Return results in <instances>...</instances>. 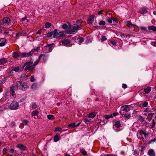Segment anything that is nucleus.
<instances>
[{
    "label": "nucleus",
    "instance_id": "f257e3e1",
    "mask_svg": "<svg viewBox=\"0 0 156 156\" xmlns=\"http://www.w3.org/2000/svg\"><path fill=\"white\" fill-rule=\"evenodd\" d=\"M16 88L17 89L23 91L26 90L29 87L27 83L23 81H18L16 83Z\"/></svg>",
    "mask_w": 156,
    "mask_h": 156
},
{
    "label": "nucleus",
    "instance_id": "f03ea898",
    "mask_svg": "<svg viewBox=\"0 0 156 156\" xmlns=\"http://www.w3.org/2000/svg\"><path fill=\"white\" fill-rule=\"evenodd\" d=\"M72 29H70L67 31V33L69 34H75L76 33L78 30L80 29H81V25L74 24L71 27Z\"/></svg>",
    "mask_w": 156,
    "mask_h": 156
},
{
    "label": "nucleus",
    "instance_id": "7ed1b4c3",
    "mask_svg": "<svg viewBox=\"0 0 156 156\" xmlns=\"http://www.w3.org/2000/svg\"><path fill=\"white\" fill-rule=\"evenodd\" d=\"M10 21V19L7 17L3 18L2 22L1 23V26L4 28H6L9 26Z\"/></svg>",
    "mask_w": 156,
    "mask_h": 156
},
{
    "label": "nucleus",
    "instance_id": "20e7f679",
    "mask_svg": "<svg viewBox=\"0 0 156 156\" xmlns=\"http://www.w3.org/2000/svg\"><path fill=\"white\" fill-rule=\"evenodd\" d=\"M33 63V62L31 61L25 63L23 65V67H25L24 68V70L25 71H27V70L30 71L33 69L34 67L32 65Z\"/></svg>",
    "mask_w": 156,
    "mask_h": 156
},
{
    "label": "nucleus",
    "instance_id": "39448f33",
    "mask_svg": "<svg viewBox=\"0 0 156 156\" xmlns=\"http://www.w3.org/2000/svg\"><path fill=\"white\" fill-rule=\"evenodd\" d=\"M19 105L16 101H13L11 103L9 106V108L11 110H15L19 108Z\"/></svg>",
    "mask_w": 156,
    "mask_h": 156
},
{
    "label": "nucleus",
    "instance_id": "423d86ee",
    "mask_svg": "<svg viewBox=\"0 0 156 156\" xmlns=\"http://www.w3.org/2000/svg\"><path fill=\"white\" fill-rule=\"evenodd\" d=\"M65 35L64 31H61L59 33L58 32V30L57 31V33L56 34V37L58 39H60L62 38Z\"/></svg>",
    "mask_w": 156,
    "mask_h": 156
},
{
    "label": "nucleus",
    "instance_id": "0eeeda50",
    "mask_svg": "<svg viewBox=\"0 0 156 156\" xmlns=\"http://www.w3.org/2000/svg\"><path fill=\"white\" fill-rule=\"evenodd\" d=\"M33 54L32 51H31L28 53L22 52L21 54V57L22 58L26 57H28L31 56Z\"/></svg>",
    "mask_w": 156,
    "mask_h": 156
},
{
    "label": "nucleus",
    "instance_id": "6e6552de",
    "mask_svg": "<svg viewBox=\"0 0 156 156\" xmlns=\"http://www.w3.org/2000/svg\"><path fill=\"white\" fill-rule=\"evenodd\" d=\"M58 30L57 29H55L54 30V31H51L50 33H48L47 35V37H51L53 35V37L55 38L56 37V34L57 33V31Z\"/></svg>",
    "mask_w": 156,
    "mask_h": 156
},
{
    "label": "nucleus",
    "instance_id": "1a4fd4ad",
    "mask_svg": "<svg viewBox=\"0 0 156 156\" xmlns=\"http://www.w3.org/2000/svg\"><path fill=\"white\" fill-rule=\"evenodd\" d=\"M16 147L21 151H24L27 149L26 146L22 144H18L16 145Z\"/></svg>",
    "mask_w": 156,
    "mask_h": 156
},
{
    "label": "nucleus",
    "instance_id": "9d476101",
    "mask_svg": "<svg viewBox=\"0 0 156 156\" xmlns=\"http://www.w3.org/2000/svg\"><path fill=\"white\" fill-rule=\"evenodd\" d=\"M21 53L20 51H14L13 53L12 57L14 58H17L19 56L21 57Z\"/></svg>",
    "mask_w": 156,
    "mask_h": 156
},
{
    "label": "nucleus",
    "instance_id": "9b49d317",
    "mask_svg": "<svg viewBox=\"0 0 156 156\" xmlns=\"http://www.w3.org/2000/svg\"><path fill=\"white\" fill-rule=\"evenodd\" d=\"M54 46L55 44L53 43H52L51 44H47L45 46V47H46L48 48V52H50L52 51Z\"/></svg>",
    "mask_w": 156,
    "mask_h": 156
},
{
    "label": "nucleus",
    "instance_id": "f8f14e48",
    "mask_svg": "<svg viewBox=\"0 0 156 156\" xmlns=\"http://www.w3.org/2000/svg\"><path fill=\"white\" fill-rule=\"evenodd\" d=\"M94 16L91 15L87 19V22L88 24H91L93 23L94 20Z\"/></svg>",
    "mask_w": 156,
    "mask_h": 156
},
{
    "label": "nucleus",
    "instance_id": "ddd939ff",
    "mask_svg": "<svg viewBox=\"0 0 156 156\" xmlns=\"http://www.w3.org/2000/svg\"><path fill=\"white\" fill-rule=\"evenodd\" d=\"M122 108L123 111H125L126 112H129L130 110L129 105H125L122 106Z\"/></svg>",
    "mask_w": 156,
    "mask_h": 156
},
{
    "label": "nucleus",
    "instance_id": "4468645a",
    "mask_svg": "<svg viewBox=\"0 0 156 156\" xmlns=\"http://www.w3.org/2000/svg\"><path fill=\"white\" fill-rule=\"evenodd\" d=\"M7 60L5 58H2L0 59V64L1 65H4L5 63H7Z\"/></svg>",
    "mask_w": 156,
    "mask_h": 156
},
{
    "label": "nucleus",
    "instance_id": "2eb2a0df",
    "mask_svg": "<svg viewBox=\"0 0 156 156\" xmlns=\"http://www.w3.org/2000/svg\"><path fill=\"white\" fill-rule=\"evenodd\" d=\"M148 154L149 156H155V153L153 149H150L148 152Z\"/></svg>",
    "mask_w": 156,
    "mask_h": 156
},
{
    "label": "nucleus",
    "instance_id": "dca6fc26",
    "mask_svg": "<svg viewBox=\"0 0 156 156\" xmlns=\"http://www.w3.org/2000/svg\"><path fill=\"white\" fill-rule=\"evenodd\" d=\"M6 41L5 39H0V47L4 46L6 43Z\"/></svg>",
    "mask_w": 156,
    "mask_h": 156
},
{
    "label": "nucleus",
    "instance_id": "f3484780",
    "mask_svg": "<svg viewBox=\"0 0 156 156\" xmlns=\"http://www.w3.org/2000/svg\"><path fill=\"white\" fill-rule=\"evenodd\" d=\"M62 43L63 45L65 46L70 43V40L68 39H65L62 41Z\"/></svg>",
    "mask_w": 156,
    "mask_h": 156
},
{
    "label": "nucleus",
    "instance_id": "a211bd4d",
    "mask_svg": "<svg viewBox=\"0 0 156 156\" xmlns=\"http://www.w3.org/2000/svg\"><path fill=\"white\" fill-rule=\"evenodd\" d=\"M135 118L138 120L140 121V122H144V118L140 115H137Z\"/></svg>",
    "mask_w": 156,
    "mask_h": 156
},
{
    "label": "nucleus",
    "instance_id": "6ab92c4d",
    "mask_svg": "<svg viewBox=\"0 0 156 156\" xmlns=\"http://www.w3.org/2000/svg\"><path fill=\"white\" fill-rule=\"evenodd\" d=\"M126 26L129 27H136V25L132 24L131 22L130 21H127L126 22Z\"/></svg>",
    "mask_w": 156,
    "mask_h": 156
},
{
    "label": "nucleus",
    "instance_id": "aec40b11",
    "mask_svg": "<svg viewBox=\"0 0 156 156\" xmlns=\"http://www.w3.org/2000/svg\"><path fill=\"white\" fill-rule=\"evenodd\" d=\"M147 12V8L145 7H143L141 8L140 10V12L141 14L146 13Z\"/></svg>",
    "mask_w": 156,
    "mask_h": 156
},
{
    "label": "nucleus",
    "instance_id": "412c9836",
    "mask_svg": "<svg viewBox=\"0 0 156 156\" xmlns=\"http://www.w3.org/2000/svg\"><path fill=\"white\" fill-rule=\"evenodd\" d=\"M26 34L27 33L26 32H24L23 31H22L16 33V37H18L21 36H24L26 35Z\"/></svg>",
    "mask_w": 156,
    "mask_h": 156
},
{
    "label": "nucleus",
    "instance_id": "4be33fe9",
    "mask_svg": "<svg viewBox=\"0 0 156 156\" xmlns=\"http://www.w3.org/2000/svg\"><path fill=\"white\" fill-rule=\"evenodd\" d=\"M37 87L38 84L36 83H33L31 86V88L33 90L37 89Z\"/></svg>",
    "mask_w": 156,
    "mask_h": 156
},
{
    "label": "nucleus",
    "instance_id": "5701e85b",
    "mask_svg": "<svg viewBox=\"0 0 156 156\" xmlns=\"http://www.w3.org/2000/svg\"><path fill=\"white\" fill-rule=\"evenodd\" d=\"M148 28L149 30H152L154 31H156V27L152 26L148 27Z\"/></svg>",
    "mask_w": 156,
    "mask_h": 156
},
{
    "label": "nucleus",
    "instance_id": "b1692460",
    "mask_svg": "<svg viewBox=\"0 0 156 156\" xmlns=\"http://www.w3.org/2000/svg\"><path fill=\"white\" fill-rule=\"evenodd\" d=\"M16 88H17L16 85L13 84L10 87V91H14V90H15Z\"/></svg>",
    "mask_w": 156,
    "mask_h": 156
},
{
    "label": "nucleus",
    "instance_id": "393cba45",
    "mask_svg": "<svg viewBox=\"0 0 156 156\" xmlns=\"http://www.w3.org/2000/svg\"><path fill=\"white\" fill-rule=\"evenodd\" d=\"M121 125V124L119 121H117L115 122L114 126L116 128H119Z\"/></svg>",
    "mask_w": 156,
    "mask_h": 156
},
{
    "label": "nucleus",
    "instance_id": "a878e982",
    "mask_svg": "<svg viewBox=\"0 0 156 156\" xmlns=\"http://www.w3.org/2000/svg\"><path fill=\"white\" fill-rule=\"evenodd\" d=\"M96 114L95 112H91L88 114L89 118H93L95 117Z\"/></svg>",
    "mask_w": 156,
    "mask_h": 156
},
{
    "label": "nucleus",
    "instance_id": "bb28decb",
    "mask_svg": "<svg viewBox=\"0 0 156 156\" xmlns=\"http://www.w3.org/2000/svg\"><path fill=\"white\" fill-rule=\"evenodd\" d=\"M39 112L37 110H35L34 111L32 112L31 114L33 116H37Z\"/></svg>",
    "mask_w": 156,
    "mask_h": 156
},
{
    "label": "nucleus",
    "instance_id": "cd10ccee",
    "mask_svg": "<svg viewBox=\"0 0 156 156\" xmlns=\"http://www.w3.org/2000/svg\"><path fill=\"white\" fill-rule=\"evenodd\" d=\"M151 91V88L150 87H148L144 89V91L146 94H148Z\"/></svg>",
    "mask_w": 156,
    "mask_h": 156
},
{
    "label": "nucleus",
    "instance_id": "c85d7f7f",
    "mask_svg": "<svg viewBox=\"0 0 156 156\" xmlns=\"http://www.w3.org/2000/svg\"><path fill=\"white\" fill-rule=\"evenodd\" d=\"M77 41L79 43H82L84 41V40L83 38L81 37H77Z\"/></svg>",
    "mask_w": 156,
    "mask_h": 156
},
{
    "label": "nucleus",
    "instance_id": "c756f323",
    "mask_svg": "<svg viewBox=\"0 0 156 156\" xmlns=\"http://www.w3.org/2000/svg\"><path fill=\"white\" fill-rule=\"evenodd\" d=\"M59 139H60V137L58 136V134H56L54 137V141H55V142H57L59 140Z\"/></svg>",
    "mask_w": 156,
    "mask_h": 156
},
{
    "label": "nucleus",
    "instance_id": "7c9ffc66",
    "mask_svg": "<svg viewBox=\"0 0 156 156\" xmlns=\"http://www.w3.org/2000/svg\"><path fill=\"white\" fill-rule=\"evenodd\" d=\"M40 49V47H37L34 49H33L31 50L32 51V53L33 54L34 53V51H37Z\"/></svg>",
    "mask_w": 156,
    "mask_h": 156
},
{
    "label": "nucleus",
    "instance_id": "2f4dec72",
    "mask_svg": "<svg viewBox=\"0 0 156 156\" xmlns=\"http://www.w3.org/2000/svg\"><path fill=\"white\" fill-rule=\"evenodd\" d=\"M76 127V123L75 122H73L69 124L68 125V127L70 128H73Z\"/></svg>",
    "mask_w": 156,
    "mask_h": 156
},
{
    "label": "nucleus",
    "instance_id": "473e14b6",
    "mask_svg": "<svg viewBox=\"0 0 156 156\" xmlns=\"http://www.w3.org/2000/svg\"><path fill=\"white\" fill-rule=\"evenodd\" d=\"M47 117L49 120H53L54 119V115H47Z\"/></svg>",
    "mask_w": 156,
    "mask_h": 156
},
{
    "label": "nucleus",
    "instance_id": "72a5a7b5",
    "mask_svg": "<svg viewBox=\"0 0 156 156\" xmlns=\"http://www.w3.org/2000/svg\"><path fill=\"white\" fill-rule=\"evenodd\" d=\"M51 25V23L48 22L46 23L45 24V27L47 28L50 27Z\"/></svg>",
    "mask_w": 156,
    "mask_h": 156
},
{
    "label": "nucleus",
    "instance_id": "f704fd0d",
    "mask_svg": "<svg viewBox=\"0 0 156 156\" xmlns=\"http://www.w3.org/2000/svg\"><path fill=\"white\" fill-rule=\"evenodd\" d=\"M130 113H127L124 116V117L125 118L129 119L130 118Z\"/></svg>",
    "mask_w": 156,
    "mask_h": 156
},
{
    "label": "nucleus",
    "instance_id": "c9c22d12",
    "mask_svg": "<svg viewBox=\"0 0 156 156\" xmlns=\"http://www.w3.org/2000/svg\"><path fill=\"white\" fill-rule=\"evenodd\" d=\"M122 37H129V38L131 36V34H123L121 35Z\"/></svg>",
    "mask_w": 156,
    "mask_h": 156
},
{
    "label": "nucleus",
    "instance_id": "e433bc0d",
    "mask_svg": "<svg viewBox=\"0 0 156 156\" xmlns=\"http://www.w3.org/2000/svg\"><path fill=\"white\" fill-rule=\"evenodd\" d=\"M99 24L100 25L104 26L105 24V22L103 20H101L99 22Z\"/></svg>",
    "mask_w": 156,
    "mask_h": 156
},
{
    "label": "nucleus",
    "instance_id": "4c0bfd02",
    "mask_svg": "<svg viewBox=\"0 0 156 156\" xmlns=\"http://www.w3.org/2000/svg\"><path fill=\"white\" fill-rule=\"evenodd\" d=\"M57 131H60L61 132H62V129L60 127H58L55 129V132Z\"/></svg>",
    "mask_w": 156,
    "mask_h": 156
},
{
    "label": "nucleus",
    "instance_id": "58836bf2",
    "mask_svg": "<svg viewBox=\"0 0 156 156\" xmlns=\"http://www.w3.org/2000/svg\"><path fill=\"white\" fill-rule=\"evenodd\" d=\"M152 125H151V128L152 129L155 127V126L156 124V123L155 122L154 120V119H153L152 121Z\"/></svg>",
    "mask_w": 156,
    "mask_h": 156
},
{
    "label": "nucleus",
    "instance_id": "ea45409f",
    "mask_svg": "<svg viewBox=\"0 0 156 156\" xmlns=\"http://www.w3.org/2000/svg\"><path fill=\"white\" fill-rule=\"evenodd\" d=\"M104 117L106 119H108L111 118L112 117V115H105Z\"/></svg>",
    "mask_w": 156,
    "mask_h": 156
},
{
    "label": "nucleus",
    "instance_id": "a19ab883",
    "mask_svg": "<svg viewBox=\"0 0 156 156\" xmlns=\"http://www.w3.org/2000/svg\"><path fill=\"white\" fill-rule=\"evenodd\" d=\"M148 105V102L147 101H145L143 104L142 107H146Z\"/></svg>",
    "mask_w": 156,
    "mask_h": 156
},
{
    "label": "nucleus",
    "instance_id": "79ce46f5",
    "mask_svg": "<svg viewBox=\"0 0 156 156\" xmlns=\"http://www.w3.org/2000/svg\"><path fill=\"white\" fill-rule=\"evenodd\" d=\"M37 105L35 103H33L32 104V108H37Z\"/></svg>",
    "mask_w": 156,
    "mask_h": 156
},
{
    "label": "nucleus",
    "instance_id": "37998d69",
    "mask_svg": "<svg viewBox=\"0 0 156 156\" xmlns=\"http://www.w3.org/2000/svg\"><path fill=\"white\" fill-rule=\"evenodd\" d=\"M62 27L64 29L66 30L68 28V26L67 24L65 23L63 25Z\"/></svg>",
    "mask_w": 156,
    "mask_h": 156
},
{
    "label": "nucleus",
    "instance_id": "c03bdc74",
    "mask_svg": "<svg viewBox=\"0 0 156 156\" xmlns=\"http://www.w3.org/2000/svg\"><path fill=\"white\" fill-rule=\"evenodd\" d=\"M39 60L37 59V60L34 63L33 65V67H34L39 63Z\"/></svg>",
    "mask_w": 156,
    "mask_h": 156
},
{
    "label": "nucleus",
    "instance_id": "a18cd8bd",
    "mask_svg": "<svg viewBox=\"0 0 156 156\" xmlns=\"http://www.w3.org/2000/svg\"><path fill=\"white\" fill-rule=\"evenodd\" d=\"M8 151V149L6 148H4L3 149V152L4 154H5L7 153V151Z\"/></svg>",
    "mask_w": 156,
    "mask_h": 156
},
{
    "label": "nucleus",
    "instance_id": "49530a36",
    "mask_svg": "<svg viewBox=\"0 0 156 156\" xmlns=\"http://www.w3.org/2000/svg\"><path fill=\"white\" fill-rule=\"evenodd\" d=\"M80 152H81L82 154L84 156H86L87 155V152L85 150H84L82 151H81Z\"/></svg>",
    "mask_w": 156,
    "mask_h": 156
},
{
    "label": "nucleus",
    "instance_id": "de8ad7c7",
    "mask_svg": "<svg viewBox=\"0 0 156 156\" xmlns=\"http://www.w3.org/2000/svg\"><path fill=\"white\" fill-rule=\"evenodd\" d=\"M156 141V138H154V139H152L148 143L149 144H150L154 142L155 141Z\"/></svg>",
    "mask_w": 156,
    "mask_h": 156
},
{
    "label": "nucleus",
    "instance_id": "09e8293b",
    "mask_svg": "<svg viewBox=\"0 0 156 156\" xmlns=\"http://www.w3.org/2000/svg\"><path fill=\"white\" fill-rule=\"evenodd\" d=\"M110 42L113 46L116 45V42L114 40L111 41Z\"/></svg>",
    "mask_w": 156,
    "mask_h": 156
},
{
    "label": "nucleus",
    "instance_id": "8fccbe9b",
    "mask_svg": "<svg viewBox=\"0 0 156 156\" xmlns=\"http://www.w3.org/2000/svg\"><path fill=\"white\" fill-rule=\"evenodd\" d=\"M144 112H147L148 113L149 112H151V110L150 109L148 108H147L145 109L144 111Z\"/></svg>",
    "mask_w": 156,
    "mask_h": 156
},
{
    "label": "nucleus",
    "instance_id": "3c124183",
    "mask_svg": "<svg viewBox=\"0 0 156 156\" xmlns=\"http://www.w3.org/2000/svg\"><path fill=\"white\" fill-rule=\"evenodd\" d=\"M30 81L31 82H34L35 81V80L33 76H31L30 77Z\"/></svg>",
    "mask_w": 156,
    "mask_h": 156
},
{
    "label": "nucleus",
    "instance_id": "603ef678",
    "mask_svg": "<svg viewBox=\"0 0 156 156\" xmlns=\"http://www.w3.org/2000/svg\"><path fill=\"white\" fill-rule=\"evenodd\" d=\"M13 70L16 72H20V69L19 67L15 68L13 69Z\"/></svg>",
    "mask_w": 156,
    "mask_h": 156
},
{
    "label": "nucleus",
    "instance_id": "864d4df0",
    "mask_svg": "<svg viewBox=\"0 0 156 156\" xmlns=\"http://www.w3.org/2000/svg\"><path fill=\"white\" fill-rule=\"evenodd\" d=\"M107 39V38L105 37V36H103L101 39V40L102 42L105 41Z\"/></svg>",
    "mask_w": 156,
    "mask_h": 156
},
{
    "label": "nucleus",
    "instance_id": "5fc2aeb1",
    "mask_svg": "<svg viewBox=\"0 0 156 156\" xmlns=\"http://www.w3.org/2000/svg\"><path fill=\"white\" fill-rule=\"evenodd\" d=\"M153 115H154L153 113L150 112V113L148 114L147 116L149 117H150L152 118V117L153 116Z\"/></svg>",
    "mask_w": 156,
    "mask_h": 156
},
{
    "label": "nucleus",
    "instance_id": "6e6d98bb",
    "mask_svg": "<svg viewBox=\"0 0 156 156\" xmlns=\"http://www.w3.org/2000/svg\"><path fill=\"white\" fill-rule=\"evenodd\" d=\"M141 134H140V135L138 134L137 136L138 138L141 139L142 140H143V139H144V138L142 136H141Z\"/></svg>",
    "mask_w": 156,
    "mask_h": 156
},
{
    "label": "nucleus",
    "instance_id": "4d7b16f0",
    "mask_svg": "<svg viewBox=\"0 0 156 156\" xmlns=\"http://www.w3.org/2000/svg\"><path fill=\"white\" fill-rule=\"evenodd\" d=\"M28 121L27 120H24L23 121V123H22L24 125H27Z\"/></svg>",
    "mask_w": 156,
    "mask_h": 156
},
{
    "label": "nucleus",
    "instance_id": "13d9d810",
    "mask_svg": "<svg viewBox=\"0 0 156 156\" xmlns=\"http://www.w3.org/2000/svg\"><path fill=\"white\" fill-rule=\"evenodd\" d=\"M47 56H46L45 55H43V59L44 61L45 62L47 60Z\"/></svg>",
    "mask_w": 156,
    "mask_h": 156
},
{
    "label": "nucleus",
    "instance_id": "bf43d9fd",
    "mask_svg": "<svg viewBox=\"0 0 156 156\" xmlns=\"http://www.w3.org/2000/svg\"><path fill=\"white\" fill-rule=\"evenodd\" d=\"M112 20L113 21L115 22V23H118V21L117 20V19L116 18L113 17V18H112Z\"/></svg>",
    "mask_w": 156,
    "mask_h": 156
},
{
    "label": "nucleus",
    "instance_id": "052dcab7",
    "mask_svg": "<svg viewBox=\"0 0 156 156\" xmlns=\"http://www.w3.org/2000/svg\"><path fill=\"white\" fill-rule=\"evenodd\" d=\"M122 87L124 89H126L127 87V85L126 84L123 83L122 85Z\"/></svg>",
    "mask_w": 156,
    "mask_h": 156
},
{
    "label": "nucleus",
    "instance_id": "680f3d73",
    "mask_svg": "<svg viewBox=\"0 0 156 156\" xmlns=\"http://www.w3.org/2000/svg\"><path fill=\"white\" fill-rule=\"evenodd\" d=\"M107 21L109 23H112V18H109L107 20Z\"/></svg>",
    "mask_w": 156,
    "mask_h": 156
},
{
    "label": "nucleus",
    "instance_id": "e2e57ef3",
    "mask_svg": "<svg viewBox=\"0 0 156 156\" xmlns=\"http://www.w3.org/2000/svg\"><path fill=\"white\" fill-rule=\"evenodd\" d=\"M145 133V132H144L143 130H141L140 131L139 133L140 134H144Z\"/></svg>",
    "mask_w": 156,
    "mask_h": 156
},
{
    "label": "nucleus",
    "instance_id": "0e129e2a",
    "mask_svg": "<svg viewBox=\"0 0 156 156\" xmlns=\"http://www.w3.org/2000/svg\"><path fill=\"white\" fill-rule=\"evenodd\" d=\"M10 92H11L10 94L12 96H14L16 94L14 91H10Z\"/></svg>",
    "mask_w": 156,
    "mask_h": 156
},
{
    "label": "nucleus",
    "instance_id": "69168bd1",
    "mask_svg": "<svg viewBox=\"0 0 156 156\" xmlns=\"http://www.w3.org/2000/svg\"><path fill=\"white\" fill-rule=\"evenodd\" d=\"M152 44L154 46H156V40L154 42H152Z\"/></svg>",
    "mask_w": 156,
    "mask_h": 156
},
{
    "label": "nucleus",
    "instance_id": "338daca9",
    "mask_svg": "<svg viewBox=\"0 0 156 156\" xmlns=\"http://www.w3.org/2000/svg\"><path fill=\"white\" fill-rule=\"evenodd\" d=\"M152 119V118L148 116H147V118L146 119L149 121H151V120Z\"/></svg>",
    "mask_w": 156,
    "mask_h": 156
},
{
    "label": "nucleus",
    "instance_id": "774afa93",
    "mask_svg": "<svg viewBox=\"0 0 156 156\" xmlns=\"http://www.w3.org/2000/svg\"><path fill=\"white\" fill-rule=\"evenodd\" d=\"M118 114H119V113L118 112H115L112 115L113 116H115L117 115H118Z\"/></svg>",
    "mask_w": 156,
    "mask_h": 156
}]
</instances>
